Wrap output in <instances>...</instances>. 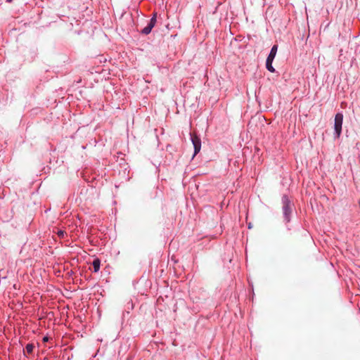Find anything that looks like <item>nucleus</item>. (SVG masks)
<instances>
[{"label": "nucleus", "instance_id": "obj_1", "mask_svg": "<svg viewBox=\"0 0 360 360\" xmlns=\"http://www.w3.org/2000/svg\"><path fill=\"white\" fill-rule=\"evenodd\" d=\"M282 202H283V214L285 216L286 221L288 222L290 221L289 215L292 211V207L290 205V202L286 196L283 197Z\"/></svg>", "mask_w": 360, "mask_h": 360}, {"label": "nucleus", "instance_id": "obj_2", "mask_svg": "<svg viewBox=\"0 0 360 360\" xmlns=\"http://www.w3.org/2000/svg\"><path fill=\"white\" fill-rule=\"evenodd\" d=\"M342 121H343V115L341 113H338L335 117V125H334V128H335V131L337 137H339L341 134Z\"/></svg>", "mask_w": 360, "mask_h": 360}, {"label": "nucleus", "instance_id": "obj_3", "mask_svg": "<svg viewBox=\"0 0 360 360\" xmlns=\"http://www.w3.org/2000/svg\"><path fill=\"white\" fill-rule=\"evenodd\" d=\"M191 141L194 147V155H197L201 148V141L199 137H198L195 134H191Z\"/></svg>", "mask_w": 360, "mask_h": 360}, {"label": "nucleus", "instance_id": "obj_4", "mask_svg": "<svg viewBox=\"0 0 360 360\" xmlns=\"http://www.w3.org/2000/svg\"><path fill=\"white\" fill-rule=\"evenodd\" d=\"M277 50H278V46L274 45L271 49V51H270L266 60H274V59L276 55Z\"/></svg>", "mask_w": 360, "mask_h": 360}, {"label": "nucleus", "instance_id": "obj_5", "mask_svg": "<svg viewBox=\"0 0 360 360\" xmlns=\"http://www.w3.org/2000/svg\"><path fill=\"white\" fill-rule=\"evenodd\" d=\"M92 265L94 266V272H97L100 269L101 261L99 259H95L93 261Z\"/></svg>", "mask_w": 360, "mask_h": 360}, {"label": "nucleus", "instance_id": "obj_6", "mask_svg": "<svg viewBox=\"0 0 360 360\" xmlns=\"http://www.w3.org/2000/svg\"><path fill=\"white\" fill-rule=\"evenodd\" d=\"M157 19H156V13H154L152 18L150 20V22H148L147 27H148L151 30L154 27L155 23H156Z\"/></svg>", "mask_w": 360, "mask_h": 360}, {"label": "nucleus", "instance_id": "obj_7", "mask_svg": "<svg viewBox=\"0 0 360 360\" xmlns=\"http://www.w3.org/2000/svg\"><path fill=\"white\" fill-rule=\"evenodd\" d=\"M272 62L273 60H266V69L271 72H275V69L272 66Z\"/></svg>", "mask_w": 360, "mask_h": 360}, {"label": "nucleus", "instance_id": "obj_8", "mask_svg": "<svg viewBox=\"0 0 360 360\" xmlns=\"http://www.w3.org/2000/svg\"><path fill=\"white\" fill-rule=\"evenodd\" d=\"M34 349V345L32 344H27L25 347V350L28 354L32 353Z\"/></svg>", "mask_w": 360, "mask_h": 360}, {"label": "nucleus", "instance_id": "obj_9", "mask_svg": "<svg viewBox=\"0 0 360 360\" xmlns=\"http://www.w3.org/2000/svg\"><path fill=\"white\" fill-rule=\"evenodd\" d=\"M151 32V30L148 27H145L142 30L141 33L143 34H148Z\"/></svg>", "mask_w": 360, "mask_h": 360}, {"label": "nucleus", "instance_id": "obj_10", "mask_svg": "<svg viewBox=\"0 0 360 360\" xmlns=\"http://www.w3.org/2000/svg\"><path fill=\"white\" fill-rule=\"evenodd\" d=\"M49 339V337L45 336L43 338V342H48Z\"/></svg>", "mask_w": 360, "mask_h": 360}, {"label": "nucleus", "instance_id": "obj_11", "mask_svg": "<svg viewBox=\"0 0 360 360\" xmlns=\"http://www.w3.org/2000/svg\"><path fill=\"white\" fill-rule=\"evenodd\" d=\"M7 2L11 3L13 1V0H6Z\"/></svg>", "mask_w": 360, "mask_h": 360}, {"label": "nucleus", "instance_id": "obj_12", "mask_svg": "<svg viewBox=\"0 0 360 360\" xmlns=\"http://www.w3.org/2000/svg\"><path fill=\"white\" fill-rule=\"evenodd\" d=\"M59 234H60V235H62V234H63V232H62V231H60V232H59Z\"/></svg>", "mask_w": 360, "mask_h": 360}]
</instances>
